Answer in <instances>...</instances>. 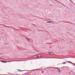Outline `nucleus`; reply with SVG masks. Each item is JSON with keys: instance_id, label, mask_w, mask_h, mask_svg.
<instances>
[{"instance_id": "nucleus-1", "label": "nucleus", "mask_w": 75, "mask_h": 75, "mask_svg": "<svg viewBox=\"0 0 75 75\" xmlns=\"http://www.w3.org/2000/svg\"><path fill=\"white\" fill-rule=\"evenodd\" d=\"M46 23H52V21H48V22H47Z\"/></svg>"}, {"instance_id": "nucleus-2", "label": "nucleus", "mask_w": 75, "mask_h": 75, "mask_svg": "<svg viewBox=\"0 0 75 75\" xmlns=\"http://www.w3.org/2000/svg\"><path fill=\"white\" fill-rule=\"evenodd\" d=\"M5 27H7L8 28V27H12L7 26H5Z\"/></svg>"}, {"instance_id": "nucleus-3", "label": "nucleus", "mask_w": 75, "mask_h": 75, "mask_svg": "<svg viewBox=\"0 0 75 75\" xmlns=\"http://www.w3.org/2000/svg\"><path fill=\"white\" fill-rule=\"evenodd\" d=\"M67 62H68L69 63H72V62H71L68 61Z\"/></svg>"}, {"instance_id": "nucleus-4", "label": "nucleus", "mask_w": 75, "mask_h": 75, "mask_svg": "<svg viewBox=\"0 0 75 75\" xmlns=\"http://www.w3.org/2000/svg\"><path fill=\"white\" fill-rule=\"evenodd\" d=\"M58 71L59 72H60L61 70H60V69H59Z\"/></svg>"}, {"instance_id": "nucleus-5", "label": "nucleus", "mask_w": 75, "mask_h": 75, "mask_svg": "<svg viewBox=\"0 0 75 75\" xmlns=\"http://www.w3.org/2000/svg\"><path fill=\"white\" fill-rule=\"evenodd\" d=\"M67 64L66 62H63V63H62V64Z\"/></svg>"}, {"instance_id": "nucleus-6", "label": "nucleus", "mask_w": 75, "mask_h": 75, "mask_svg": "<svg viewBox=\"0 0 75 75\" xmlns=\"http://www.w3.org/2000/svg\"><path fill=\"white\" fill-rule=\"evenodd\" d=\"M4 62V63H6V62Z\"/></svg>"}, {"instance_id": "nucleus-7", "label": "nucleus", "mask_w": 75, "mask_h": 75, "mask_svg": "<svg viewBox=\"0 0 75 75\" xmlns=\"http://www.w3.org/2000/svg\"><path fill=\"white\" fill-rule=\"evenodd\" d=\"M37 57H38V58H40V56H37Z\"/></svg>"}, {"instance_id": "nucleus-8", "label": "nucleus", "mask_w": 75, "mask_h": 75, "mask_svg": "<svg viewBox=\"0 0 75 75\" xmlns=\"http://www.w3.org/2000/svg\"><path fill=\"white\" fill-rule=\"evenodd\" d=\"M64 67H62V68H64Z\"/></svg>"}, {"instance_id": "nucleus-9", "label": "nucleus", "mask_w": 75, "mask_h": 75, "mask_svg": "<svg viewBox=\"0 0 75 75\" xmlns=\"http://www.w3.org/2000/svg\"><path fill=\"white\" fill-rule=\"evenodd\" d=\"M26 40H29L30 41V40H29V39H28L27 38H26Z\"/></svg>"}, {"instance_id": "nucleus-10", "label": "nucleus", "mask_w": 75, "mask_h": 75, "mask_svg": "<svg viewBox=\"0 0 75 75\" xmlns=\"http://www.w3.org/2000/svg\"><path fill=\"white\" fill-rule=\"evenodd\" d=\"M48 54H51V52H49Z\"/></svg>"}, {"instance_id": "nucleus-11", "label": "nucleus", "mask_w": 75, "mask_h": 75, "mask_svg": "<svg viewBox=\"0 0 75 75\" xmlns=\"http://www.w3.org/2000/svg\"><path fill=\"white\" fill-rule=\"evenodd\" d=\"M18 71H21L20 70H17Z\"/></svg>"}, {"instance_id": "nucleus-12", "label": "nucleus", "mask_w": 75, "mask_h": 75, "mask_svg": "<svg viewBox=\"0 0 75 75\" xmlns=\"http://www.w3.org/2000/svg\"><path fill=\"white\" fill-rule=\"evenodd\" d=\"M70 24H74V23H70Z\"/></svg>"}, {"instance_id": "nucleus-13", "label": "nucleus", "mask_w": 75, "mask_h": 75, "mask_svg": "<svg viewBox=\"0 0 75 75\" xmlns=\"http://www.w3.org/2000/svg\"><path fill=\"white\" fill-rule=\"evenodd\" d=\"M71 22H69V23H70V24H71Z\"/></svg>"}, {"instance_id": "nucleus-14", "label": "nucleus", "mask_w": 75, "mask_h": 75, "mask_svg": "<svg viewBox=\"0 0 75 75\" xmlns=\"http://www.w3.org/2000/svg\"><path fill=\"white\" fill-rule=\"evenodd\" d=\"M71 22H69V23H70V24H71Z\"/></svg>"}, {"instance_id": "nucleus-15", "label": "nucleus", "mask_w": 75, "mask_h": 75, "mask_svg": "<svg viewBox=\"0 0 75 75\" xmlns=\"http://www.w3.org/2000/svg\"><path fill=\"white\" fill-rule=\"evenodd\" d=\"M27 71H29V70H27Z\"/></svg>"}, {"instance_id": "nucleus-16", "label": "nucleus", "mask_w": 75, "mask_h": 75, "mask_svg": "<svg viewBox=\"0 0 75 75\" xmlns=\"http://www.w3.org/2000/svg\"><path fill=\"white\" fill-rule=\"evenodd\" d=\"M40 57H41V56H40Z\"/></svg>"}]
</instances>
